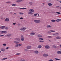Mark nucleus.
Instances as JSON below:
<instances>
[{
  "instance_id": "obj_45",
  "label": "nucleus",
  "mask_w": 61,
  "mask_h": 61,
  "mask_svg": "<svg viewBox=\"0 0 61 61\" xmlns=\"http://www.w3.org/2000/svg\"><path fill=\"white\" fill-rule=\"evenodd\" d=\"M7 58H4L3 59H2L3 60H5V59H7Z\"/></svg>"
},
{
  "instance_id": "obj_3",
  "label": "nucleus",
  "mask_w": 61,
  "mask_h": 61,
  "mask_svg": "<svg viewBox=\"0 0 61 61\" xmlns=\"http://www.w3.org/2000/svg\"><path fill=\"white\" fill-rule=\"evenodd\" d=\"M1 33L3 34V33H7V31H1Z\"/></svg>"
},
{
  "instance_id": "obj_13",
  "label": "nucleus",
  "mask_w": 61,
  "mask_h": 61,
  "mask_svg": "<svg viewBox=\"0 0 61 61\" xmlns=\"http://www.w3.org/2000/svg\"><path fill=\"white\" fill-rule=\"evenodd\" d=\"M5 27V26H1V29H4Z\"/></svg>"
},
{
  "instance_id": "obj_7",
  "label": "nucleus",
  "mask_w": 61,
  "mask_h": 61,
  "mask_svg": "<svg viewBox=\"0 0 61 61\" xmlns=\"http://www.w3.org/2000/svg\"><path fill=\"white\" fill-rule=\"evenodd\" d=\"M5 20L6 22H8L9 21V18H6L5 19Z\"/></svg>"
},
{
  "instance_id": "obj_60",
  "label": "nucleus",
  "mask_w": 61,
  "mask_h": 61,
  "mask_svg": "<svg viewBox=\"0 0 61 61\" xmlns=\"http://www.w3.org/2000/svg\"><path fill=\"white\" fill-rule=\"evenodd\" d=\"M59 7V6H57L56 7Z\"/></svg>"
},
{
  "instance_id": "obj_5",
  "label": "nucleus",
  "mask_w": 61,
  "mask_h": 61,
  "mask_svg": "<svg viewBox=\"0 0 61 61\" xmlns=\"http://www.w3.org/2000/svg\"><path fill=\"white\" fill-rule=\"evenodd\" d=\"M45 47L47 49H48V48H50V47H49L48 46H45Z\"/></svg>"
},
{
  "instance_id": "obj_15",
  "label": "nucleus",
  "mask_w": 61,
  "mask_h": 61,
  "mask_svg": "<svg viewBox=\"0 0 61 61\" xmlns=\"http://www.w3.org/2000/svg\"><path fill=\"white\" fill-rule=\"evenodd\" d=\"M48 5H49V6H52V4L50 3H49L48 4Z\"/></svg>"
},
{
  "instance_id": "obj_27",
  "label": "nucleus",
  "mask_w": 61,
  "mask_h": 61,
  "mask_svg": "<svg viewBox=\"0 0 61 61\" xmlns=\"http://www.w3.org/2000/svg\"><path fill=\"white\" fill-rule=\"evenodd\" d=\"M38 14V13L35 14L34 15V16H36V15H37Z\"/></svg>"
},
{
  "instance_id": "obj_10",
  "label": "nucleus",
  "mask_w": 61,
  "mask_h": 61,
  "mask_svg": "<svg viewBox=\"0 0 61 61\" xmlns=\"http://www.w3.org/2000/svg\"><path fill=\"white\" fill-rule=\"evenodd\" d=\"M56 38L57 39H61V37H60L59 36H57L56 37Z\"/></svg>"
},
{
  "instance_id": "obj_36",
  "label": "nucleus",
  "mask_w": 61,
  "mask_h": 61,
  "mask_svg": "<svg viewBox=\"0 0 61 61\" xmlns=\"http://www.w3.org/2000/svg\"><path fill=\"white\" fill-rule=\"evenodd\" d=\"M11 35L10 34V35H6V36H11Z\"/></svg>"
},
{
  "instance_id": "obj_57",
  "label": "nucleus",
  "mask_w": 61,
  "mask_h": 61,
  "mask_svg": "<svg viewBox=\"0 0 61 61\" xmlns=\"http://www.w3.org/2000/svg\"><path fill=\"white\" fill-rule=\"evenodd\" d=\"M14 14H15V15H16V13H14Z\"/></svg>"
},
{
  "instance_id": "obj_25",
  "label": "nucleus",
  "mask_w": 61,
  "mask_h": 61,
  "mask_svg": "<svg viewBox=\"0 0 61 61\" xmlns=\"http://www.w3.org/2000/svg\"><path fill=\"white\" fill-rule=\"evenodd\" d=\"M16 2L17 3H19V2H20V0H18L16 1Z\"/></svg>"
},
{
  "instance_id": "obj_40",
  "label": "nucleus",
  "mask_w": 61,
  "mask_h": 61,
  "mask_svg": "<svg viewBox=\"0 0 61 61\" xmlns=\"http://www.w3.org/2000/svg\"><path fill=\"white\" fill-rule=\"evenodd\" d=\"M20 61H25V60H24V59H22L20 60Z\"/></svg>"
},
{
  "instance_id": "obj_54",
  "label": "nucleus",
  "mask_w": 61,
  "mask_h": 61,
  "mask_svg": "<svg viewBox=\"0 0 61 61\" xmlns=\"http://www.w3.org/2000/svg\"><path fill=\"white\" fill-rule=\"evenodd\" d=\"M8 48H9V47H7L6 48V49H8Z\"/></svg>"
},
{
  "instance_id": "obj_55",
  "label": "nucleus",
  "mask_w": 61,
  "mask_h": 61,
  "mask_svg": "<svg viewBox=\"0 0 61 61\" xmlns=\"http://www.w3.org/2000/svg\"><path fill=\"white\" fill-rule=\"evenodd\" d=\"M55 20H54V22H55Z\"/></svg>"
},
{
  "instance_id": "obj_22",
  "label": "nucleus",
  "mask_w": 61,
  "mask_h": 61,
  "mask_svg": "<svg viewBox=\"0 0 61 61\" xmlns=\"http://www.w3.org/2000/svg\"><path fill=\"white\" fill-rule=\"evenodd\" d=\"M14 42L15 43V44H18V43H19V42L18 41H15Z\"/></svg>"
},
{
  "instance_id": "obj_48",
  "label": "nucleus",
  "mask_w": 61,
  "mask_h": 61,
  "mask_svg": "<svg viewBox=\"0 0 61 61\" xmlns=\"http://www.w3.org/2000/svg\"><path fill=\"white\" fill-rule=\"evenodd\" d=\"M53 60L52 59H51L49 60V61H53Z\"/></svg>"
},
{
  "instance_id": "obj_64",
  "label": "nucleus",
  "mask_w": 61,
  "mask_h": 61,
  "mask_svg": "<svg viewBox=\"0 0 61 61\" xmlns=\"http://www.w3.org/2000/svg\"><path fill=\"white\" fill-rule=\"evenodd\" d=\"M59 2L60 3H61V1H60Z\"/></svg>"
},
{
  "instance_id": "obj_41",
  "label": "nucleus",
  "mask_w": 61,
  "mask_h": 61,
  "mask_svg": "<svg viewBox=\"0 0 61 61\" xmlns=\"http://www.w3.org/2000/svg\"><path fill=\"white\" fill-rule=\"evenodd\" d=\"M57 20H58V21H61V19H57Z\"/></svg>"
},
{
  "instance_id": "obj_43",
  "label": "nucleus",
  "mask_w": 61,
  "mask_h": 61,
  "mask_svg": "<svg viewBox=\"0 0 61 61\" xmlns=\"http://www.w3.org/2000/svg\"><path fill=\"white\" fill-rule=\"evenodd\" d=\"M48 37H49V38H51L52 37L51 36H48Z\"/></svg>"
},
{
  "instance_id": "obj_52",
  "label": "nucleus",
  "mask_w": 61,
  "mask_h": 61,
  "mask_svg": "<svg viewBox=\"0 0 61 61\" xmlns=\"http://www.w3.org/2000/svg\"><path fill=\"white\" fill-rule=\"evenodd\" d=\"M20 19L22 20V19H23V18L22 17H21L20 18Z\"/></svg>"
},
{
  "instance_id": "obj_47",
  "label": "nucleus",
  "mask_w": 61,
  "mask_h": 61,
  "mask_svg": "<svg viewBox=\"0 0 61 61\" xmlns=\"http://www.w3.org/2000/svg\"><path fill=\"white\" fill-rule=\"evenodd\" d=\"M54 48H56V47L55 46H54Z\"/></svg>"
},
{
  "instance_id": "obj_20",
  "label": "nucleus",
  "mask_w": 61,
  "mask_h": 61,
  "mask_svg": "<svg viewBox=\"0 0 61 61\" xmlns=\"http://www.w3.org/2000/svg\"><path fill=\"white\" fill-rule=\"evenodd\" d=\"M1 51H3V52H4V51H5V50L4 49H1Z\"/></svg>"
},
{
  "instance_id": "obj_9",
  "label": "nucleus",
  "mask_w": 61,
  "mask_h": 61,
  "mask_svg": "<svg viewBox=\"0 0 61 61\" xmlns=\"http://www.w3.org/2000/svg\"><path fill=\"white\" fill-rule=\"evenodd\" d=\"M31 48V47L30 46H28L26 47V48L27 49H30Z\"/></svg>"
},
{
  "instance_id": "obj_37",
  "label": "nucleus",
  "mask_w": 61,
  "mask_h": 61,
  "mask_svg": "<svg viewBox=\"0 0 61 61\" xmlns=\"http://www.w3.org/2000/svg\"><path fill=\"white\" fill-rule=\"evenodd\" d=\"M19 14H20V15H23V14H24V13H23L22 12H21Z\"/></svg>"
},
{
  "instance_id": "obj_31",
  "label": "nucleus",
  "mask_w": 61,
  "mask_h": 61,
  "mask_svg": "<svg viewBox=\"0 0 61 61\" xmlns=\"http://www.w3.org/2000/svg\"><path fill=\"white\" fill-rule=\"evenodd\" d=\"M18 44H16L15 45V47H18Z\"/></svg>"
},
{
  "instance_id": "obj_4",
  "label": "nucleus",
  "mask_w": 61,
  "mask_h": 61,
  "mask_svg": "<svg viewBox=\"0 0 61 61\" xmlns=\"http://www.w3.org/2000/svg\"><path fill=\"white\" fill-rule=\"evenodd\" d=\"M43 56H45V57H46L47 56H48V54H43Z\"/></svg>"
},
{
  "instance_id": "obj_26",
  "label": "nucleus",
  "mask_w": 61,
  "mask_h": 61,
  "mask_svg": "<svg viewBox=\"0 0 61 61\" xmlns=\"http://www.w3.org/2000/svg\"><path fill=\"white\" fill-rule=\"evenodd\" d=\"M12 6H15L16 5L15 4H12Z\"/></svg>"
},
{
  "instance_id": "obj_59",
  "label": "nucleus",
  "mask_w": 61,
  "mask_h": 61,
  "mask_svg": "<svg viewBox=\"0 0 61 61\" xmlns=\"http://www.w3.org/2000/svg\"><path fill=\"white\" fill-rule=\"evenodd\" d=\"M48 0V1H51V0Z\"/></svg>"
},
{
  "instance_id": "obj_16",
  "label": "nucleus",
  "mask_w": 61,
  "mask_h": 61,
  "mask_svg": "<svg viewBox=\"0 0 61 61\" xmlns=\"http://www.w3.org/2000/svg\"><path fill=\"white\" fill-rule=\"evenodd\" d=\"M34 52L35 54H38L39 52H38V51H35Z\"/></svg>"
},
{
  "instance_id": "obj_58",
  "label": "nucleus",
  "mask_w": 61,
  "mask_h": 61,
  "mask_svg": "<svg viewBox=\"0 0 61 61\" xmlns=\"http://www.w3.org/2000/svg\"><path fill=\"white\" fill-rule=\"evenodd\" d=\"M60 47H61V45H60Z\"/></svg>"
},
{
  "instance_id": "obj_39",
  "label": "nucleus",
  "mask_w": 61,
  "mask_h": 61,
  "mask_svg": "<svg viewBox=\"0 0 61 61\" xmlns=\"http://www.w3.org/2000/svg\"><path fill=\"white\" fill-rule=\"evenodd\" d=\"M56 13H57V14H61V13L59 12H56Z\"/></svg>"
},
{
  "instance_id": "obj_63",
  "label": "nucleus",
  "mask_w": 61,
  "mask_h": 61,
  "mask_svg": "<svg viewBox=\"0 0 61 61\" xmlns=\"http://www.w3.org/2000/svg\"><path fill=\"white\" fill-rule=\"evenodd\" d=\"M60 9H61V7H60Z\"/></svg>"
},
{
  "instance_id": "obj_62",
  "label": "nucleus",
  "mask_w": 61,
  "mask_h": 61,
  "mask_svg": "<svg viewBox=\"0 0 61 61\" xmlns=\"http://www.w3.org/2000/svg\"><path fill=\"white\" fill-rule=\"evenodd\" d=\"M38 16H39V14H38Z\"/></svg>"
},
{
  "instance_id": "obj_30",
  "label": "nucleus",
  "mask_w": 61,
  "mask_h": 61,
  "mask_svg": "<svg viewBox=\"0 0 61 61\" xmlns=\"http://www.w3.org/2000/svg\"><path fill=\"white\" fill-rule=\"evenodd\" d=\"M39 42H41V43H42V42H44V41H40Z\"/></svg>"
},
{
  "instance_id": "obj_44",
  "label": "nucleus",
  "mask_w": 61,
  "mask_h": 61,
  "mask_svg": "<svg viewBox=\"0 0 61 61\" xmlns=\"http://www.w3.org/2000/svg\"><path fill=\"white\" fill-rule=\"evenodd\" d=\"M8 27H6L5 29L6 30H8Z\"/></svg>"
},
{
  "instance_id": "obj_33",
  "label": "nucleus",
  "mask_w": 61,
  "mask_h": 61,
  "mask_svg": "<svg viewBox=\"0 0 61 61\" xmlns=\"http://www.w3.org/2000/svg\"><path fill=\"white\" fill-rule=\"evenodd\" d=\"M18 45L19 46H22V44H19Z\"/></svg>"
},
{
  "instance_id": "obj_17",
  "label": "nucleus",
  "mask_w": 61,
  "mask_h": 61,
  "mask_svg": "<svg viewBox=\"0 0 61 61\" xmlns=\"http://www.w3.org/2000/svg\"><path fill=\"white\" fill-rule=\"evenodd\" d=\"M54 36H58L59 35V34L58 33H56L54 34Z\"/></svg>"
},
{
  "instance_id": "obj_1",
  "label": "nucleus",
  "mask_w": 61,
  "mask_h": 61,
  "mask_svg": "<svg viewBox=\"0 0 61 61\" xmlns=\"http://www.w3.org/2000/svg\"><path fill=\"white\" fill-rule=\"evenodd\" d=\"M26 29V28H22L20 29V30H21V31H22V30L24 31V30H25V29Z\"/></svg>"
},
{
  "instance_id": "obj_53",
  "label": "nucleus",
  "mask_w": 61,
  "mask_h": 61,
  "mask_svg": "<svg viewBox=\"0 0 61 61\" xmlns=\"http://www.w3.org/2000/svg\"><path fill=\"white\" fill-rule=\"evenodd\" d=\"M51 21H52V22H54V20H51Z\"/></svg>"
},
{
  "instance_id": "obj_50",
  "label": "nucleus",
  "mask_w": 61,
  "mask_h": 61,
  "mask_svg": "<svg viewBox=\"0 0 61 61\" xmlns=\"http://www.w3.org/2000/svg\"><path fill=\"white\" fill-rule=\"evenodd\" d=\"M50 31L51 32H54V30H50Z\"/></svg>"
},
{
  "instance_id": "obj_49",
  "label": "nucleus",
  "mask_w": 61,
  "mask_h": 61,
  "mask_svg": "<svg viewBox=\"0 0 61 61\" xmlns=\"http://www.w3.org/2000/svg\"><path fill=\"white\" fill-rule=\"evenodd\" d=\"M4 36V35H1L0 36Z\"/></svg>"
},
{
  "instance_id": "obj_24",
  "label": "nucleus",
  "mask_w": 61,
  "mask_h": 61,
  "mask_svg": "<svg viewBox=\"0 0 61 61\" xmlns=\"http://www.w3.org/2000/svg\"><path fill=\"white\" fill-rule=\"evenodd\" d=\"M40 20H37V23H40Z\"/></svg>"
},
{
  "instance_id": "obj_23",
  "label": "nucleus",
  "mask_w": 61,
  "mask_h": 61,
  "mask_svg": "<svg viewBox=\"0 0 61 61\" xmlns=\"http://www.w3.org/2000/svg\"><path fill=\"white\" fill-rule=\"evenodd\" d=\"M42 36H40L39 35L38 36V37H42Z\"/></svg>"
},
{
  "instance_id": "obj_28",
  "label": "nucleus",
  "mask_w": 61,
  "mask_h": 61,
  "mask_svg": "<svg viewBox=\"0 0 61 61\" xmlns=\"http://www.w3.org/2000/svg\"><path fill=\"white\" fill-rule=\"evenodd\" d=\"M29 4H30V5H32V4H33V3H32V2H29Z\"/></svg>"
},
{
  "instance_id": "obj_35",
  "label": "nucleus",
  "mask_w": 61,
  "mask_h": 61,
  "mask_svg": "<svg viewBox=\"0 0 61 61\" xmlns=\"http://www.w3.org/2000/svg\"><path fill=\"white\" fill-rule=\"evenodd\" d=\"M20 54V53H18L16 54V55H19Z\"/></svg>"
},
{
  "instance_id": "obj_32",
  "label": "nucleus",
  "mask_w": 61,
  "mask_h": 61,
  "mask_svg": "<svg viewBox=\"0 0 61 61\" xmlns=\"http://www.w3.org/2000/svg\"><path fill=\"white\" fill-rule=\"evenodd\" d=\"M11 3V2H10V1H8L7 2H6V3H7V4H9V3Z\"/></svg>"
},
{
  "instance_id": "obj_12",
  "label": "nucleus",
  "mask_w": 61,
  "mask_h": 61,
  "mask_svg": "<svg viewBox=\"0 0 61 61\" xmlns=\"http://www.w3.org/2000/svg\"><path fill=\"white\" fill-rule=\"evenodd\" d=\"M28 14H29V15H33V14H34V12H29L28 13Z\"/></svg>"
},
{
  "instance_id": "obj_61",
  "label": "nucleus",
  "mask_w": 61,
  "mask_h": 61,
  "mask_svg": "<svg viewBox=\"0 0 61 61\" xmlns=\"http://www.w3.org/2000/svg\"><path fill=\"white\" fill-rule=\"evenodd\" d=\"M42 4L43 5H45V3H43Z\"/></svg>"
},
{
  "instance_id": "obj_2",
  "label": "nucleus",
  "mask_w": 61,
  "mask_h": 61,
  "mask_svg": "<svg viewBox=\"0 0 61 61\" xmlns=\"http://www.w3.org/2000/svg\"><path fill=\"white\" fill-rule=\"evenodd\" d=\"M21 41H24V37L22 35L21 36Z\"/></svg>"
},
{
  "instance_id": "obj_42",
  "label": "nucleus",
  "mask_w": 61,
  "mask_h": 61,
  "mask_svg": "<svg viewBox=\"0 0 61 61\" xmlns=\"http://www.w3.org/2000/svg\"><path fill=\"white\" fill-rule=\"evenodd\" d=\"M39 39V40H43V39L42 38H40Z\"/></svg>"
},
{
  "instance_id": "obj_18",
  "label": "nucleus",
  "mask_w": 61,
  "mask_h": 61,
  "mask_svg": "<svg viewBox=\"0 0 61 61\" xmlns=\"http://www.w3.org/2000/svg\"><path fill=\"white\" fill-rule=\"evenodd\" d=\"M47 27L48 28H49V27H51V26L50 25H48L47 26Z\"/></svg>"
},
{
  "instance_id": "obj_19",
  "label": "nucleus",
  "mask_w": 61,
  "mask_h": 61,
  "mask_svg": "<svg viewBox=\"0 0 61 61\" xmlns=\"http://www.w3.org/2000/svg\"><path fill=\"white\" fill-rule=\"evenodd\" d=\"M42 47V46H41L40 45L38 46V48H41Z\"/></svg>"
},
{
  "instance_id": "obj_46",
  "label": "nucleus",
  "mask_w": 61,
  "mask_h": 61,
  "mask_svg": "<svg viewBox=\"0 0 61 61\" xmlns=\"http://www.w3.org/2000/svg\"><path fill=\"white\" fill-rule=\"evenodd\" d=\"M20 2H22L23 1H24V0H20Z\"/></svg>"
},
{
  "instance_id": "obj_21",
  "label": "nucleus",
  "mask_w": 61,
  "mask_h": 61,
  "mask_svg": "<svg viewBox=\"0 0 61 61\" xmlns=\"http://www.w3.org/2000/svg\"><path fill=\"white\" fill-rule=\"evenodd\" d=\"M26 9V8H20V9Z\"/></svg>"
},
{
  "instance_id": "obj_51",
  "label": "nucleus",
  "mask_w": 61,
  "mask_h": 61,
  "mask_svg": "<svg viewBox=\"0 0 61 61\" xmlns=\"http://www.w3.org/2000/svg\"><path fill=\"white\" fill-rule=\"evenodd\" d=\"M16 24L15 23H14L13 24V25H15Z\"/></svg>"
},
{
  "instance_id": "obj_8",
  "label": "nucleus",
  "mask_w": 61,
  "mask_h": 61,
  "mask_svg": "<svg viewBox=\"0 0 61 61\" xmlns=\"http://www.w3.org/2000/svg\"><path fill=\"white\" fill-rule=\"evenodd\" d=\"M29 11L30 12H34V10L33 9H30L29 10Z\"/></svg>"
},
{
  "instance_id": "obj_56",
  "label": "nucleus",
  "mask_w": 61,
  "mask_h": 61,
  "mask_svg": "<svg viewBox=\"0 0 61 61\" xmlns=\"http://www.w3.org/2000/svg\"><path fill=\"white\" fill-rule=\"evenodd\" d=\"M56 22H59V21H58L57 20H56Z\"/></svg>"
},
{
  "instance_id": "obj_34",
  "label": "nucleus",
  "mask_w": 61,
  "mask_h": 61,
  "mask_svg": "<svg viewBox=\"0 0 61 61\" xmlns=\"http://www.w3.org/2000/svg\"><path fill=\"white\" fill-rule=\"evenodd\" d=\"M55 59L56 60H60V59H57L56 58H55Z\"/></svg>"
},
{
  "instance_id": "obj_11",
  "label": "nucleus",
  "mask_w": 61,
  "mask_h": 61,
  "mask_svg": "<svg viewBox=\"0 0 61 61\" xmlns=\"http://www.w3.org/2000/svg\"><path fill=\"white\" fill-rule=\"evenodd\" d=\"M36 33H31L30 34V35L31 36H34V35H35Z\"/></svg>"
},
{
  "instance_id": "obj_29",
  "label": "nucleus",
  "mask_w": 61,
  "mask_h": 61,
  "mask_svg": "<svg viewBox=\"0 0 61 61\" xmlns=\"http://www.w3.org/2000/svg\"><path fill=\"white\" fill-rule=\"evenodd\" d=\"M34 21V22H35V23H37V20H35Z\"/></svg>"
},
{
  "instance_id": "obj_38",
  "label": "nucleus",
  "mask_w": 61,
  "mask_h": 61,
  "mask_svg": "<svg viewBox=\"0 0 61 61\" xmlns=\"http://www.w3.org/2000/svg\"><path fill=\"white\" fill-rule=\"evenodd\" d=\"M3 46H6V45L5 44H4L3 45Z\"/></svg>"
},
{
  "instance_id": "obj_6",
  "label": "nucleus",
  "mask_w": 61,
  "mask_h": 61,
  "mask_svg": "<svg viewBox=\"0 0 61 61\" xmlns=\"http://www.w3.org/2000/svg\"><path fill=\"white\" fill-rule=\"evenodd\" d=\"M15 40H16L17 41H20L21 40V39L19 38H16L15 39Z\"/></svg>"
},
{
  "instance_id": "obj_14",
  "label": "nucleus",
  "mask_w": 61,
  "mask_h": 61,
  "mask_svg": "<svg viewBox=\"0 0 61 61\" xmlns=\"http://www.w3.org/2000/svg\"><path fill=\"white\" fill-rule=\"evenodd\" d=\"M57 53L58 54H61V51H58L57 52Z\"/></svg>"
}]
</instances>
